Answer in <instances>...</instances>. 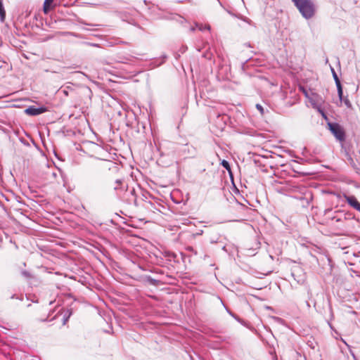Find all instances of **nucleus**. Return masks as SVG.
Wrapping results in <instances>:
<instances>
[{
  "label": "nucleus",
  "mask_w": 360,
  "mask_h": 360,
  "mask_svg": "<svg viewBox=\"0 0 360 360\" xmlns=\"http://www.w3.org/2000/svg\"><path fill=\"white\" fill-rule=\"evenodd\" d=\"M292 1L306 19L311 18L314 15L316 8L311 0H292Z\"/></svg>",
  "instance_id": "1"
},
{
  "label": "nucleus",
  "mask_w": 360,
  "mask_h": 360,
  "mask_svg": "<svg viewBox=\"0 0 360 360\" xmlns=\"http://www.w3.org/2000/svg\"><path fill=\"white\" fill-rule=\"evenodd\" d=\"M156 194H158V190H156L155 192L147 190H144L142 192L143 200L146 202L145 207L153 212H155L157 210L156 205L158 204V197Z\"/></svg>",
  "instance_id": "2"
},
{
  "label": "nucleus",
  "mask_w": 360,
  "mask_h": 360,
  "mask_svg": "<svg viewBox=\"0 0 360 360\" xmlns=\"http://www.w3.org/2000/svg\"><path fill=\"white\" fill-rule=\"evenodd\" d=\"M328 128L335 136V137L340 142L345 141V131L343 127L338 123H328Z\"/></svg>",
  "instance_id": "3"
},
{
  "label": "nucleus",
  "mask_w": 360,
  "mask_h": 360,
  "mask_svg": "<svg viewBox=\"0 0 360 360\" xmlns=\"http://www.w3.org/2000/svg\"><path fill=\"white\" fill-rule=\"evenodd\" d=\"M124 198L129 205L137 206V195L134 188L127 189Z\"/></svg>",
  "instance_id": "4"
},
{
  "label": "nucleus",
  "mask_w": 360,
  "mask_h": 360,
  "mask_svg": "<svg viewBox=\"0 0 360 360\" xmlns=\"http://www.w3.org/2000/svg\"><path fill=\"white\" fill-rule=\"evenodd\" d=\"M343 198L350 207L360 212V202L355 196L343 194Z\"/></svg>",
  "instance_id": "5"
},
{
  "label": "nucleus",
  "mask_w": 360,
  "mask_h": 360,
  "mask_svg": "<svg viewBox=\"0 0 360 360\" xmlns=\"http://www.w3.org/2000/svg\"><path fill=\"white\" fill-rule=\"evenodd\" d=\"M47 111V109L46 107H39L37 108L35 106H30L29 108H26L25 110V112L27 115H31V116H36L40 114H42Z\"/></svg>",
  "instance_id": "6"
},
{
  "label": "nucleus",
  "mask_w": 360,
  "mask_h": 360,
  "mask_svg": "<svg viewBox=\"0 0 360 360\" xmlns=\"http://www.w3.org/2000/svg\"><path fill=\"white\" fill-rule=\"evenodd\" d=\"M95 159H96L97 160L99 161L98 163L95 165V167L96 168L100 169H110L109 165L112 163L110 161L105 160H101L98 158H95Z\"/></svg>",
  "instance_id": "7"
},
{
  "label": "nucleus",
  "mask_w": 360,
  "mask_h": 360,
  "mask_svg": "<svg viewBox=\"0 0 360 360\" xmlns=\"http://www.w3.org/2000/svg\"><path fill=\"white\" fill-rule=\"evenodd\" d=\"M125 186L122 179H117L115 182L114 190L116 191L117 195H120V192L124 190Z\"/></svg>",
  "instance_id": "8"
},
{
  "label": "nucleus",
  "mask_w": 360,
  "mask_h": 360,
  "mask_svg": "<svg viewBox=\"0 0 360 360\" xmlns=\"http://www.w3.org/2000/svg\"><path fill=\"white\" fill-rule=\"evenodd\" d=\"M54 0H45L44 2L43 11L44 13H48L51 9L53 8Z\"/></svg>",
  "instance_id": "9"
},
{
  "label": "nucleus",
  "mask_w": 360,
  "mask_h": 360,
  "mask_svg": "<svg viewBox=\"0 0 360 360\" xmlns=\"http://www.w3.org/2000/svg\"><path fill=\"white\" fill-rule=\"evenodd\" d=\"M72 315V311L71 309H67L63 313V325H65L67 322L68 321L70 316Z\"/></svg>",
  "instance_id": "10"
},
{
  "label": "nucleus",
  "mask_w": 360,
  "mask_h": 360,
  "mask_svg": "<svg viewBox=\"0 0 360 360\" xmlns=\"http://www.w3.org/2000/svg\"><path fill=\"white\" fill-rule=\"evenodd\" d=\"M146 183L151 191L155 192V191L158 190V184L155 181L152 179H148Z\"/></svg>",
  "instance_id": "11"
},
{
  "label": "nucleus",
  "mask_w": 360,
  "mask_h": 360,
  "mask_svg": "<svg viewBox=\"0 0 360 360\" xmlns=\"http://www.w3.org/2000/svg\"><path fill=\"white\" fill-rule=\"evenodd\" d=\"M6 18V11L3 4V1H0V20L4 22Z\"/></svg>",
  "instance_id": "12"
},
{
  "label": "nucleus",
  "mask_w": 360,
  "mask_h": 360,
  "mask_svg": "<svg viewBox=\"0 0 360 360\" xmlns=\"http://www.w3.org/2000/svg\"><path fill=\"white\" fill-rule=\"evenodd\" d=\"M73 91L74 89L70 86H64V88L61 90V92L66 96H68Z\"/></svg>",
  "instance_id": "13"
},
{
  "label": "nucleus",
  "mask_w": 360,
  "mask_h": 360,
  "mask_svg": "<svg viewBox=\"0 0 360 360\" xmlns=\"http://www.w3.org/2000/svg\"><path fill=\"white\" fill-rule=\"evenodd\" d=\"M145 279L146 281H148L151 285H156L158 284V280L153 278L150 276H146L145 277Z\"/></svg>",
  "instance_id": "14"
},
{
  "label": "nucleus",
  "mask_w": 360,
  "mask_h": 360,
  "mask_svg": "<svg viewBox=\"0 0 360 360\" xmlns=\"http://www.w3.org/2000/svg\"><path fill=\"white\" fill-rule=\"evenodd\" d=\"M337 88H338V96H339L340 99L342 101V96H343V91H342V85L337 86Z\"/></svg>",
  "instance_id": "15"
},
{
  "label": "nucleus",
  "mask_w": 360,
  "mask_h": 360,
  "mask_svg": "<svg viewBox=\"0 0 360 360\" xmlns=\"http://www.w3.org/2000/svg\"><path fill=\"white\" fill-rule=\"evenodd\" d=\"M221 165H222L225 169H226L228 171H230V170H231V167H230L229 163L226 160H222V162H221Z\"/></svg>",
  "instance_id": "16"
},
{
  "label": "nucleus",
  "mask_w": 360,
  "mask_h": 360,
  "mask_svg": "<svg viewBox=\"0 0 360 360\" xmlns=\"http://www.w3.org/2000/svg\"><path fill=\"white\" fill-rule=\"evenodd\" d=\"M60 315V311H58V312L57 313V314H56L55 316H53V317L50 321H52L53 319H56V318H58ZM49 315L46 319H39V321H41V322L49 321V320L48 319H49Z\"/></svg>",
  "instance_id": "17"
},
{
  "label": "nucleus",
  "mask_w": 360,
  "mask_h": 360,
  "mask_svg": "<svg viewBox=\"0 0 360 360\" xmlns=\"http://www.w3.org/2000/svg\"><path fill=\"white\" fill-rule=\"evenodd\" d=\"M333 73L334 79H335V83H336V86L341 85L340 81L338 77L337 76V75H336V73H335V72L334 70H333Z\"/></svg>",
  "instance_id": "18"
},
{
  "label": "nucleus",
  "mask_w": 360,
  "mask_h": 360,
  "mask_svg": "<svg viewBox=\"0 0 360 360\" xmlns=\"http://www.w3.org/2000/svg\"><path fill=\"white\" fill-rule=\"evenodd\" d=\"M256 108H257V109L259 111V112L261 113V115H264V110L263 107H262L260 104H257V105H256Z\"/></svg>",
  "instance_id": "19"
},
{
  "label": "nucleus",
  "mask_w": 360,
  "mask_h": 360,
  "mask_svg": "<svg viewBox=\"0 0 360 360\" xmlns=\"http://www.w3.org/2000/svg\"><path fill=\"white\" fill-rule=\"evenodd\" d=\"M343 101H344L345 105L347 107H348V108H351L352 107V104H351V103H350V101H349V100L348 98L344 99Z\"/></svg>",
  "instance_id": "20"
},
{
  "label": "nucleus",
  "mask_w": 360,
  "mask_h": 360,
  "mask_svg": "<svg viewBox=\"0 0 360 360\" xmlns=\"http://www.w3.org/2000/svg\"><path fill=\"white\" fill-rule=\"evenodd\" d=\"M199 30H210V25H205L204 27L200 25H198Z\"/></svg>",
  "instance_id": "21"
},
{
  "label": "nucleus",
  "mask_w": 360,
  "mask_h": 360,
  "mask_svg": "<svg viewBox=\"0 0 360 360\" xmlns=\"http://www.w3.org/2000/svg\"><path fill=\"white\" fill-rule=\"evenodd\" d=\"M22 274L23 276H26V277H29V276H30V273H29V272H27V271H23L22 272Z\"/></svg>",
  "instance_id": "22"
},
{
  "label": "nucleus",
  "mask_w": 360,
  "mask_h": 360,
  "mask_svg": "<svg viewBox=\"0 0 360 360\" xmlns=\"http://www.w3.org/2000/svg\"><path fill=\"white\" fill-rule=\"evenodd\" d=\"M65 34H68V35H72V36H76V34L75 33H72V32H65Z\"/></svg>",
  "instance_id": "23"
},
{
  "label": "nucleus",
  "mask_w": 360,
  "mask_h": 360,
  "mask_svg": "<svg viewBox=\"0 0 360 360\" xmlns=\"http://www.w3.org/2000/svg\"><path fill=\"white\" fill-rule=\"evenodd\" d=\"M87 44L92 46H98L97 44H91V43H87Z\"/></svg>",
  "instance_id": "24"
},
{
  "label": "nucleus",
  "mask_w": 360,
  "mask_h": 360,
  "mask_svg": "<svg viewBox=\"0 0 360 360\" xmlns=\"http://www.w3.org/2000/svg\"><path fill=\"white\" fill-rule=\"evenodd\" d=\"M154 143L155 145H156V141H155V139L154 138Z\"/></svg>",
  "instance_id": "25"
}]
</instances>
